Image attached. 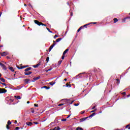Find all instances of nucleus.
Returning a JSON list of instances; mask_svg holds the SVG:
<instances>
[{"label":"nucleus","mask_w":130,"mask_h":130,"mask_svg":"<svg viewBox=\"0 0 130 130\" xmlns=\"http://www.w3.org/2000/svg\"><path fill=\"white\" fill-rule=\"evenodd\" d=\"M126 128H128V129H130V124H128L125 126Z\"/></svg>","instance_id":"obj_29"},{"label":"nucleus","mask_w":130,"mask_h":130,"mask_svg":"<svg viewBox=\"0 0 130 130\" xmlns=\"http://www.w3.org/2000/svg\"><path fill=\"white\" fill-rule=\"evenodd\" d=\"M32 73H33V72H32L31 71H27V72H25L24 73V74L25 76H29V75H31V74H32Z\"/></svg>","instance_id":"obj_4"},{"label":"nucleus","mask_w":130,"mask_h":130,"mask_svg":"<svg viewBox=\"0 0 130 130\" xmlns=\"http://www.w3.org/2000/svg\"><path fill=\"white\" fill-rule=\"evenodd\" d=\"M84 113H85V111H81V114H84Z\"/></svg>","instance_id":"obj_49"},{"label":"nucleus","mask_w":130,"mask_h":130,"mask_svg":"<svg viewBox=\"0 0 130 130\" xmlns=\"http://www.w3.org/2000/svg\"><path fill=\"white\" fill-rule=\"evenodd\" d=\"M87 118H89V117H87L85 118H82L80 119V122H83V121H85V120H86V119H87Z\"/></svg>","instance_id":"obj_9"},{"label":"nucleus","mask_w":130,"mask_h":130,"mask_svg":"<svg viewBox=\"0 0 130 130\" xmlns=\"http://www.w3.org/2000/svg\"><path fill=\"white\" fill-rule=\"evenodd\" d=\"M31 113H34V112H35V111H34V109L31 108Z\"/></svg>","instance_id":"obj_39"},{"label":"nucleus","mask_w":130,"mask_h":130,"mask_svg":"<svg viewBox=\"0 0 130 130\" xmlns=\"http://www.w3.org/2000/svg\"><path fill=\"white\" fill-rule=\"evenodd\" d=\"M54 84H55V82H51L49 83V84L51 85V86H53V85H54Z\"/></svg>","instance_id":"obj_24"},{"label":"nucleus","mask_w":130,"mask_h":130,"mask_svg":"<svg viewBox=\"0 0 130 130\" xmlns=\"http://www.w3.org/2000/svg\"><path fill=\"white\" fill-rule=\"evenodd\" d=\"M71 117V115H68V116L67 117V118H69Z\"/></svg>","instance_id":"obj_54"},{"label":"nucleus","mask_w":130,"mask_h":130,"mask_svg":"<svg viewBox=\"0 0 130 130\" xmlns=\"http://www.w3.org/2000/svg\"><path fill=\"white\" fill-rule=\"evenodd\" d=\"M67 80H68V79H67L66 78H65V79H64V81H67Z\"/></svg>","instance_id":"obj_63"},{"label":"nucleus","mask_w":130,"mask_h":130,"mask_svg":"<svg viewBox=\"0 0 130 130\" xmlns=\"http://www.w3.org/2000/svg\"><path fill=\"white\" fill-rule=\"evenodd\" d=\"M52 70V68H50L49 69H48V71L49 72Z\"/></svg>","instance_id":"obj_43"},{"label":"nucleus","mask_w":130,"mask_h":130,"mask_svg":"<svg viewBox=\"0 0 130 130\" xmlns=\"http://www.w3.org/2000/svg\"><path fill=\"white\" fill-rule=\"evenodd\" d=\"M0 81H2V82H3V83L6 82V79H5L4 78H1Z\"/></svg>","instance_id":"obj_16"},{"label":"nucleus","mask_w":130,"mask_h":130,"mask_svg":"<svg viewBox=\"0 0 130 130\" xmlns=\"http://www.w3.org/2000/svg\"><path fill=\"white\" fill-rule=\"evenodd\" d=\"M127 98L130 97V94H128V95H127Z\"/></svg>","instance_id":"obj_59"},{"label":"nucleus","mask_w":130,"mask_h":130,"mask_svg":"<svg viewBox=\"0 0 130 130\" xmlns=\"http://www.w3.org/2000/svg\"><path fill=\"white\" fill-rule=\"evenodd\" d=\"M47 30H48V31L50 32V33H52V31L50 30V29H49V28L46 27Z\"/></svg>","instance_id":"obj_36"},{"label":"nucleus","mask_w":130,"mask_h":130,"mask_svg":"<svg viewBox=\"0 0 130 130\" xmlns=\"http://www.w3.org/2000/svg\"><path fill=\"white\" fill-rule=\"evenodd\" d=\"M6 128H7V129H10V125H6Z\"/></svg>","instance_id":"obj_35"},{"label":"nucleus","mask_w":130,"mask_h":130,"mask_svg":"<svg viewBox=\"0 0 130 130\" xmlns=\"http://www.w3.org/2000/svg\"><path fill=\"white\" fill-rule=\"evenodd\" d=\"M29 66L26 65V66H23L22 68L23 69H25V68H28Z\"/></svg>","instance_id":"obj_32"},{"label":"nucleus","mask_w":130,"mask_h":130,"mask_svg":"<svg viewBox=\"0 0 130 130\" xmlns=\"http://www.w3.org/2000/svg\"><path fill=\"white\" fill-rule=\"evenodd\" d=\"M26 124L27 125H29L30 126H31V125L33 124V123H32L31 122H26Z\"/></svg>","instance_id":"obj_15"},{"label":"nucleus","mask_w":130,"mask_h":130,"mask_svg":"<svg viewBox=\"0 0 130 130\" xmlns=\"http://www.w3.org/2000/svg\"><path fill=\"white\" fill-rule=\"evenodd\" d=\"M29 7H31V8H33V7L32 6V5L31 4H29L28 5Z\"/></svg>","instance_id":"obj_55"},{"label":"nucleus","mask_w":130,"mask_h":130,"mask_svg":"<svg viewBox=\"0 0 130 130\" xmlns=\"http://www.w3.org/2000/svg\"><path fill=\"white\" fill-rule=\"evenodd\" d=\"M19 129H20V127H16L15 128V130H19Z\"/></svg>","instance_id":"obj_42"},{"label":"nucleus","mask_w":130,"mask_h":130,"mask_svg":"<svg viewBox=\"0 0 130 130\" xmlns=\"http://www.w3.org/2000/svg\"><path fill=\"white\" fill-rule=\"evenodd\" d=\"M64 104H60L58 105V106H62Z\"/></svg>","instance_id":"obj_46"},{"label":"nucleus","mask_w":130,"mask_h":130,"mask_svg":"<svg viewBox=\"0 0 130 130\" xmlns=\"http://www.w3.org/2000/svg\"><path fill=\"white\" fill-rule=\"evenodd\" d=\"M34 22L35 24H37V25H38V26H45V27H46V24H43V23L41 22H39L38 20H34Z\"/></svg>","instance_id":"obj_1"},{"label":"nucleus","mask_w":130,"mask_h":130,"mask_svg":"<svg viewBox=\"0 0 130 130\" xmlns=\"http://www.w3.org/2000/svg\"><path fill=\"white\" fill-rule=\"evenodd\" d=\"M79 105H80V104H74L75 106H79Z\"/></svg>","instance_id":"obj_41"},{"label":"nucleus","mask_w":130,"mask_h":130,"mask_svg":"<svg viewBox=\"0 0 130 130\" xmlns=\"http://www.w3.org/2000/svg\"><path fill=\"white\" fill-rule=\"evenodd\" d=\"M76 130H84V129H83V128H82V127H78L76 128Z\"/></svg>","instance_id":"obj_31"},{"label":"nucleus","mask_w":130,"mask_h":130,"mask_svg":"<svg viewBox=\"0 0 130 130\" xmlns=\"http://www.w3.org/2000/svg\"><path fill=\"white\" fill-rule=\"evenodd\" d=\"M122 94H123V95H125L126 93L125 92H123L122 93Z\"/></svg>","instance_id":"obj_50"},{"label":"nucleus","mask_w":130,"mask_h":130,"mask_svg":"<svg viewBox=\"0 0 130 130\" xmlns=\"http://www.w3.org/2000/svg\"><path fill=\"white\" fill-rule=\"evenodd\" d=\"M95 114H96V113H93L92 114H91L90 115H89L88 118L93 117V116H94V115H95Z\"/></svg>","instance_id":"obj_18"},{"label":"nucleus","mask_w":130,"mask_h":130,"mask_svg":"<svg viewBox=\"0 0 130 130\" xmlns=\"http://www.w3.org/2000/svg\"><path fill=\"white\" fill-rule=\"evenodd\" d=\"M40 76L35 77L33 78V80H32L31 82H36V81H37V80H40Z\"/></svg>","instance_id":"obj_5"},{"label":"nucleus","mask_w":130,"mask_h":130,"mask_svg":"<svg viewBox=\"0 0 130 130\" xmlns=\"http://www.w3.org/2000/svg\"><path fill=\"white\" fill-rule=\"evenodd\" d=\"M85 74H86V73H85V72L80 73L78 75H77V77H79V76H80V75H84Z\"/></svg>","instance_id":"obj_37"},{"label":"nucleus","mask_w":130,"mask_h":130,"mask_svg":"<svg viewBox=\"0 0 130 130\" xmlns=\"http://www.w3.org/2000/svg\"><path fill=\"white\" fill-rule=\"evenodd\" d=\"M2 77V74L0 73V78Z\"/></svg>","instance_id":"obj_64"},{"label":"nucleus","mask_w":130,"mask_h":130,"mask_svg":"<svg viewBox=\"0 0 130 130\" xmlns=\"http://www.w3.org/2000/svg\"><path fill=\"white\" fill-rule=\"evenodd\" d=\"M73 103H74V101H72L71 102V103H70V104H73Z\"/></svg>","instance_id":"obj_56"},{"label":"nucleus","mask_w":130,"mask_h":130,"mask_svg":"<svg viewBox=\"0 0 130 130\" xmlns=\"http://www.w3.org/2000/svg\"><path fill=\"white\" fill-rule=\"evenodd\" d=\"M57 37H58V36H57V35H55L54 37V38H57Z\"/></svg>","instance_id":"obj_47"},{"label":"nucleus","mask_w":130,"mask_h":130,"mask_svg":"<svg viewBox=\"0 0 130 130\" xmlns=\"http://www.w3.org/2000/svg\"><path fill=\"white\" fill-rule=\"evenodd\" d=\"M41 64V62H39L38 64H37L36 65H35L33 66V67L35 69H36L37 68H38V67H39V66H40Z\"/></svg>","instance_id":"obj_8"},{"label":"nucleus","mask_w":130,"mask_h":130,"mask_svg":"<svg viewBox=\"0 0 130 130\" xmlns=\"http://www.w3.org/2000/svg\"><path fill=\"white\" fill-rule=\"evenodd\" d=\"M68 51H69V49H67L63 52V55H64L67 52H68Z\"/></svg>","instance_id":"obj_17"},{"label":"nucleus","mask_w":130,"mask_h":130,"mask_svg":"<svg viewBox=\"0 0 130 130\" xmlns=\"http://www.w3.org/2000/svg\"><path fill=\"white\" fill-rule=\"evenodd\" d=\"M90 24H97V22H91Z\"/></svg>","instance_id":"obj_53"},{"label":"nucleus","mask_w":130,"mask_h":130,"mask_svg":"<svg viewBox=\"0 0 130 130\" xmlns=\"http://www.w3.org/2000/svg\"><path fill=\"white\" fill-rule=\"evenodd\" d=\"M114 23H116V22H118V19H117V18H114Z\"/></svg>","instance_id":"obj_22"},{"label":"nucleus","mask_w":130,"mask_h":130,"mask_svg":"<svg viewBox=\"0 0 130 130\" xmlns=\"http://www.w3.org/2000/svg\"><path fill=\"white\" fill-rule=\"evenodd\" d=\"M7 123L8 125H10V124H12V122H11L10 120H8V122H7Z\"/></svg>","instance_id":"obj_28"},{"label":"nucleus","mask_w":130,"mask_h":130,"mask_svg":"<svg viewBox=\"0 0 130 130\" xmlns=\"http://www.w3.org/2000/svg\"><path fill=\"white\" fill-rule=\"evenodd\" d=\"M30 81V79H25L24 80V82H25V84H28L29 83V81Z\"/></svg>","instance_id":"obj_13"},{"label":"nucleus","mask_w":130,"mask_h":130,"mask_svg":"<svg viewBox=\"0 0 130 130\" xmlns=\"http://www.w3.org/2000/svg\"><path fill=\"white\" fill-rule=\"evenodd\" d=\"M32 70V68L29 67L24 70V72H29V71H31Z\"/></svg>","instance_id":"obj_10"},{"label":"nucleus","mask_w":130,"mask_h":130,"mask_svg":"<svg viewBox=\"0 0 130 130\" xmlns=\"http://www.w3.org/2000/svg\"><path fill=\"white\" fill-rule=\"evenodd\" d=\"M46 61H47V62H48V61H49V57H47L46 58Z\"/></svg>","instance_id":"obj_34"},{"label":"nucleus","mask_w":130,"mask_h":130,"mask_svg":"<svg viewBox=\"0 0 130 130\" xmlns=\"http://www.w3.org/2000/svg\"><path fill=\"white\" fill-rule=\"evenodd\" d=\"M59 129H60V128L59 127V126H57V127H55L53 129H51L50 130H59Z\"/></svg>","instance_id":"obj_12"},{"label":"nucleus","mask_w":130,"mask_h":130,"mask_svg":"<svg viewBox=\"0 0 130 130\" xmlns=\"http://www.w3.org/2000/svg\"><path fill=\"white\" fill-rule=\"evenodd\" d=\"M29 103H30V102H29V101H27V104H29Z\"/></svg>","instance_id":"obj_60"},{"label":"nucleus","mask_w":130,"mask_h":130,"mask_svg":"<svg viewBox=\"0 0 130 130\" xmlns=\"http://www.w3.org/2000/svg\"><path fill=\"white\" fill-rule=\"evenodd\" d=\"M14 123L17 124V120H16L15 122H14Z\"/></svg>","instance_id":"obj_61"},{"label":"nucleus","mask_w":130,"mask_h":130,"mask_svg":"<svg viewBox=\"0 0 130 130\" xmlns=\"http://www.w3.org/2000/svg\"><path fill=\"white\" fill-rule=\"evenodd\" d=\"M0 54L2 56H6V55H8V53L7 52H3V53H0Z\"/></svg>","instance_id":"obj_7"},{"label":"nucleus","mask_w":130,"mask_h":130,"mask_svg":"<svg viewBox=\"0 0 130 130\" xmlns=\"http://www.w3.org/2000/svg\"><path fill=\"white\" fill-rule=\"evenodd\" d=\"M34 123L35 124H39L38 122H34Z\"/></svg>","instance_id":"obj_48"},{"label":"nucleus","mask_w":130,"mask_h":130,"mask_svg":"<svg viewBox=\"0 0 130 130\" xmlns=\"http://www.w3.org/2000/svg\"><path fill=\"white\" fill-rule=\"evenodd\" d=\"M2 85H4V86H7V84L5 83H2Z\"/></svg>","instance_id":"obj_51"},{"label":"nucleus","mask_w":130,"mask_h":130,"mask_svg":"<svg viewBox=\"0 0 130 130\" xmlns=\"http://www.w3.org/2000/svg\"><path fill=\"white\" fill-rule=\"evenodd\" d=\"M34 106H35V107H38V104H35Z\"/></svg>","instance_id":"obj_44"},{"label":"nucleus","mask_w":130,"mask_h":130,"mask_svg":"<svg viewBox=\"0 0 130 130\" xmlns=\"http://www.w3.org/2000/svg\"><path fill=\"white\" fill-rule=\"evenodd\" d=\"M15 98H17V99H21V96L20 95H15Z\"/></svg>","instance_id":"obj_27"},{"label":"nucleus","mask_w":130,"mask_h":130,"mask_svg":"<svg viewBox=\"0 0 130 130\" xmlns=\"http://www.w3.org/2000/svg\"><path fill=\"white\" fill-rule=\"evenodd\" d=\"M71 16H73V12H71Z\"/></svg>","instance_id":"obj_62"},{"label":"nucleus","mask_w":130,"mask_h":130,"mask_svg":"<svg viewBox=\"0 0 130 130\" xmlns=\"http://www.w3.org/2000/svg\"><path fill=\"white\" fill-rule=\"evenodd\" d=\"M9 70H10V71H11V72H15V70H14V68H13V67L9 68Z\"/></svg>","instance_id":"obj_26"},{"label":"nucleus","mask_w":130,"mask_h":130,"mask_svg":"<svg viewBox=\"0 0 130 130\" xmlns=\"http://www.w3.org/2000/svg\"><path fill=\"white\" fill-rule=\"evenodd\" d=\"M7 58H8V59H10V57H9V56H7Z\"/></svg>","instance_id":"obj_57"},{"label":"nucleus","mask_w":130,"mask_h":130,"mask_svg":"<svg viewBox=\"0 0 130 130\" xmlns=\"http://www.w3.org/2000/svg\"><path fill=\"white\" fill-rule=\"evenodd\" d=\"M89 25H91V23H88V24H86L83 26H82V27H83V28L86 27L87 28V26H89Z\"/></svg>","instance_id":"obj_23"},{"label":"nucleus","mask_w":130,"mask_h":130,"mask_svg":"<svg viewBox=\"0 0 130 130\" xmlns=\"http://www.w3.org/2000/svg\"><path fill=\"white\" fill-rule=\"evenodd\" d=\"M62 59H64V55H63L61 57Z\"/></svg>","instance_id":"obj_45"},{"label":"nucleus","mask_w":130,"mask_h":130,"mask_svg":"<svg viewBox=\"0 0 130 130\" xmlns=\"http://www.w3.org/2000/svg\"><path fill=\"white\" fill-rule=\"evenodd\" d=\"M116 81H117L116 83L117 84V85H119V84L120 83V81L119 80V79H116Z\"/></svg>","instance_id":"obj_20"},{"label":"nucleus","mask_w":130,"mask_h":130,"mask_svg":"<svg viewBox=\"0 0 130 130\" xmlns=\"http://www.w3.org/2000/svg\"><path fill=\"white\" fill-rule=\"evenodd\" d=\"M55 45V43H53L51 46H50V47L49 48V52H50V51H51V49H52V48H53V47H54Z\"/></svg>","instance_id":"obj_6"},{"label":"nucleus","mask_w":130,"mask_h":130,"mask_svg":"<svg viewBox=\"0 0 130 130\" xmlns=\"http://www.w3.org/2000/svg\"><path fill=\"white\" fill-rule=\"evenodd\" d=\"M7 89L5 88H0V94H3V93H7Z\"/></svg>","instance_id":"obj_2"},{"label":"nucleus","mask_w":130,"mask_h":130,"mask_svg":"<svg viewBox=\"0 0 130 130\" xmlns=\"http://www.w3.org/2000/svg\"><path fill=\"white\" fill-rule=\"evenodd\" d=\"M0 66L3 70H4L5 71L7 70V67H6V65L3 64V63L2 62H0Z\"/></svg>","instance_id":"obj_3"},{"label":"nucleus","mask_w":130,"mask_h":130,"mask_svg":"<svg viewBox=\"0 0 130 130\" xmlns=\"http://www.w3.org/2000/svg\"><path fill=\"white\" fill-rule=\"evenodd\" d=\"M82 29H83V26H81L77 30V32H80V31H81V30H82Z\"/></svg>","instance_id":"obj_30"},{"label":"nucleus","mask_w":130,"mask_h":130,"mask_svg":"<svg viewBox=\"0 0 130 130\" xmlns=\"http://www.w3.org/2000/svg\"><path fill=\"white\" fill-rule=\"evenodd\" d=\"M61 62H62V60H59L58 62V64L59 66L61 64Z\"/></svg>","instance_id":"obj_33"},{"label":"nucleus","mask_w":130,"mask_h":130,"mask_svg":"<svg viewBox=\"0 0 130 130\" xmlns=\"http://www.w3.org/2000/svg\"><path fill=\"white\" fill-rule=\"evenodd\" d=\"M17 68L18 69V70H23V66L19 67V66H17Z\"/></svg>","instance_id":"obj_21"},{"label":"nucleus","mask_w":130,"mask_h":130,"mask_svg":"<svg viewBox=\"0 0 130 130\" xmlns=\"http://www.w3.org/2000/svg\"><path fill=\"white\" fill-rule=\"evenodd\" d=\"M96 108V106H94L92 108V110H93V109H95V108Z\"/></svg>","instance_id":"obj_52"},{"label":"nucleus","mask_w":130,"mask_h":130,"mask_svg":"<svg viewBox=\"0 0 130 130\" xmlns=\"http://www.w3.org/2000/svg\"><path fill=\"white\" fill-rule=\"evenodd\" d=\"M127 19H130V17L128 16V17H125L124 19V20H123V22H125V21H126V20H127Z\"/></svg>","instance_id":"obj_19"},{"label":"nucleus","mask_w":130,"mask_h":130,"mask_svg":"<svg viewBox=\"0 0 130 130\" xmlns=\"http://www.w3.org/2000/svg\"><path fill=\"white\" fill-rule=\"evenodd\" d=\"M1 47H4V45H0V48Z\"/></svg>","instance_id":"obj_58"},{"label":"nucleus","mask_w":130,"mask_h":130,"mask_svg":"<svg viewBox=\"0 0 130 130\" xmlns=\"http://www.w3.org/2000/svg\"><path fill=\"white\" fill-rule=\"evenodd\" d=\"M61 39H62L61 38H59L57 39L56 40V42H59V41H60V40H61Z\"/></svg>","instance_id":"obj_25"},{"label":"nucleus","mask_w":130,"mask_h":130,"mask_svg":"<svg viewBox=\"0 0 130 130\" xmlns=\"http://www.w3.org/2000/svg\"><path fill=\"white\" fill-rule=\"evenodd\" d=\"M96 110H97V109H95L94 110L91 111L90 112H91V113H93V112H95V111H96Z\"/></svg>","instance_id":"obj_38"},{"label":"nucleus","mask_w":130,"mask_h":130,"mask_svg":"<svg viewBox=\"0 0 130 130\" xmlns=\"http://www.w3.org/2000/svg\"><path fill=\"white\" fill-rule=\"evenodd\" d=\"M43 88H44L46 90H48V89H50V87H49V86L47 87L46 86H44L42 87L41 89H43Z\"/></svg>","instance_id":"obj_11"},{"label":"nucleus","mask_w":130,"mask_h":130,"mask_svg":"<svg viewBox=\"0 0 130 130\" xmlns=\"http://www.w3.org/2000/svg\"><path fill=\"white\" fill-rule=\"evenodd\" d=\"M66 87H67L68 88H71L72 87V85L69 84L68 83H66Z\"/></svg>","instance_id":"obj_14"},{"label":"nucleus","mask_w":130,"mask_h":130,"mask_svg":"<svg viewBox=\"0 0 130 130\" xmlns=\"http://www.w3.org/2000/svg\"><path fill=\"white\" fill-rule=\"evenodd\" d=\"M61 121H67V119H62Z\"/></svg>","instance_id":"obj_40"}]
</instances>
